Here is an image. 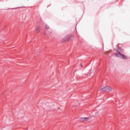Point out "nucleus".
<instances>
[{
	"label": "nucleus",
	"mask_w": 130,
	"mask_h": 130,
	"mask_svg": "<svg viewBox=\"0 0 130 130\" xmlns=\"http://www.w3.org/2000/svg\"><path fill=\"white\" fill-rule=\"evenodd\" d=\"M114 55L115 56H117V57H120L123 59H126V58H127V57L125 55L122 54L120 53H116L114 54Z\"/></svg>",
	"instance_id": "nucleus-1"
},
{
	"label": "nucleus",
	"mask_w": 130,
	"mask_h": 130,
	"mask_svg": "<svg viewBox=\"0 0 130 130\" xmlns=\"http://www.w3.org/2000/svg\"><path fill=\"white\" fill-rule=\"evenodd\" d=\"M36 33H39L41 31V26H36Z\"/></svg>",
	"instance_id": "nucleus-2"
},
{
	"label": "nucleus",
	"mask_w": 130,
	"mask_h": 130,
	"mask_svg": "<svg viewBox=\"0 0 130 130\" xmlns=\"http://www.w3.org/2000/svg\"><path fill=\"white\" fill-rule=\"evenodd\" d=\"M108 89H110V86H106L100 90V91H108Z\"/></svg>",
	"instance_id": "nucleus-3"
},
{
	"label": "nucleus",
	"mask_w": 130,
	"mask_h": 130,
	"mask_svg": "<svg viewBox=\"0 0 130 130\" xmlns=\"http://www.w3.org/2000/svg\"><path fill=\"white\" fill-rule=\"evenodd\" d=\"M82 121H88L89 120V118L88 117H84L82 118Z\"/></svg>",
	"instance_id": "nucleus-4"
},
{
	"label": "nucleus",
	"mask_w": 130,
	"mask_h": 130,
	"mask_svg": "<svg viewBox=\"0 0 130 130\" xmlns=\"http://www.w3.org/2000/svg\"><path fill=\"white\" fill-rule=\"evenodd\" d=\"M46 29H49V26H48V25H46Z\"/></svg>",
	"instance_id": "nucleus-5"
},
{
	"label": "nucleus",
	"mask_w": 130,
	"mask_h": 130,
	"mask_svg": "<svg viewBox=\"0 0 130 130\" xmlns=\"http://www.w3.org/2000/svg\"><path fill=\"white\" fill-rule=\"evenodd\" d=\"M66 40L67 41H70V39H69V37H68L67 38H66Z\"/></svg>",
	"instance_id": "nucleus-6"
},
{
	"label": "nucleus",
	"mask_w": 130,
	"mask_h": 130,
	"mask_svg": "<svg viewBox=\"0 0 130 130\" xmlns=\"http://www.w3.org/2000/svg\"><path fill=\"white\" fill-rule=\"evenodd\" d=\"M108 91H111V87H110V88H108Z\"/></svg>",
	"instance_id": "nucleus-7"
},
{
	"label": "nucleus",
	"mask_w": 130,
	"mask_h": 130,
	"mask_svg": "<svg viewBox=\"0 0 130 130\" xmlns=\"http://www.w3.org/2000/svg\"><path fill=\"white\" fill-rule=\"evenodd\" d=\"M80 66L81 67H83V64H81Z\"/></svg>",
	"instance_id": "nucleus-8"
}]
</instances>
